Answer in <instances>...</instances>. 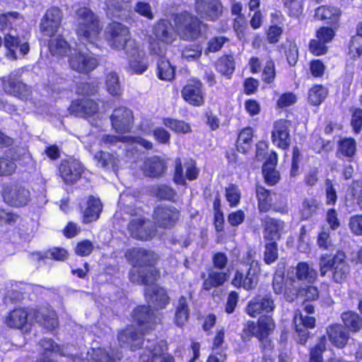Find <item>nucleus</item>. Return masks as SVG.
<instances>
[{
	"label": "nucleus",
	"instance_id": "obj_31",
	"mask_svg": "<svg viewBox=\"0 0 362 362\" xmlns=\"http://www.w3.org/2000/svg\"><path fill=\"white\" fill-rule=\"evenodd\" d=\"M228 275L226 272H218L214 268L208 269V275L206 276L205 274H202V279H204L203 288L209 291L212 288L218 287L222 286L228 279Z\"/></svg>",
	"mask_w": 362,
	"mask_h": 362
},
{
	"label": "nucleus",
	"instance_id": "obj_34",
	"mask_svg": "<svg viewBox=\"0 0 362 362\" xmlns=\"http://www.w3.org/2000/svg\"><path fill=\"white\" fill-rule=\"evenodd\" d=\"M256 195L258 201L257 206L260 212L265 213L271 209L274 193H271L262 186H257Z\"/></svg>",
	"mask_w": 362,
	"mask_h": 362
},
{
	"label": "nucleus",
	"instance_id": "obj_37",
	"mask_svg": "<svg viewBox=\"0 0 362 362\" xmlns=\"http://www.w3.org/2000/svg\"><path fill=\"white\" fill-rule=\"evenodd\" d=\"M341 320L346 329L352 332H356L362 327V319L360 316L352 311L344 312L341 314Z\"/></svg>",
	"mask_w": 362,
	"mask_h": 362
},
{
	"label": "nucleus",
	"instance_id": "obj_41",
	"mask_svg": "<svg viewBox=\"0 0 362 362\" xmlns=\"http://www.w3.org/2000/svg\"><path fill=\"white\" fill-rule=\"evenodd\" d=\"M279 257L278 244L276 241L266 243L264 251V262L267 264L274 263Z\"/></svg>",
	"mask_w": 362,
	"mask_h": 362
},
{
	"label": "nucleus",
	"instance_id": "obj_42",
	"mask_svg": "<svg viewBox=\"0 0 362 362\" xmlns=\"http://www.w3.org/2000/svg\"><path fill=\"white\" fill-rule=\"evenodd\" d=\"M326 350V338L322 336L310 351V362H322V353Z\"/></svg>",
	"mask_w": 362,
	"mask_h": 362
},
{
	"label": "nucleus",
	"instance_id": "obj_5",
	"mask_svg": "<svg viewBox=\"0 0 362 362\" xmlns=\"http://www.w3.org/2000/svg\"><path fill=\"white\" fill-rule=\"evenodd\" d=\"M153 35L155 39L149 42V49L151 53L158 55L160 62L158 68H168L170 65L162 57L165 52V46L172 44L177 38V34L172 23L165 19L158 21L153 28Z\"/></svg>",
	"mask_w": 362,
	"mask_h": 362
},
{
	"label": "nucleus",
	"instance_id": "obj_51",
	"mask_svg": "<svg viewBox=\"0 0 362 362\" xmlns=\"http://www.w3.org/2000/svg\"><path fill=\"white\" fill-rule=\"evenodd\" d=\"M121 354H117L114 358L103 349L94 351L91 362H115L122 358Z\"/></svg>",
	"mask_w": 362,
	"mask_h": 362
},
{
	"label": "nucleus",
	"instance_id": "obj_49",
	"mask_svg": "<svg viewBox=\"0 0 362 362\" xmlns=\"http://www.w3.org/2000/svg\"><path fill=\"white\" fill-rule=\"evenodd\" d=\"M106 86L107 91L111 95H116L119 93L120 85L119 83V78L115 71H111L107 76Z\"/></svg>",
	"mask_w": 362,
	"mask_h": 362
},
{
	"label": "nucleus",
	"instance_id": "obj_63",
	"mask_svg": "<svg viewBox=\"0 0 362 362\" xmlns=\"http://www.w3.org/2000/svg\"><path fill=\"white\" fill-rule=\"evenodd\" d=\"M227 40L228 39L225 37H214L209 41L206 51L209 52H215L220 50Z\"/></svg>",
	"mask_w": 362,
	"mask_h": 362
},
{
	"label": "nucleus",
	"instance_id": "obj_10",
	"mask_svg": "<svg viewBox=\"0 0 362 362\" xmlns=\"http://www.w3.org/2000/svg\"><path fill=\"white\" fill-rule=\"evenodd\" d=\"M259 273L260 268L256 264L252 268L241 267L235 271L232 284L237 288L252 290L257 285Z\"/></svg>",
	"mask_w": 362,
	"mask_h": 362
},
{
	"label": "nucleus",
	"instance_id": "obj_52",
	"mask_svg": "<svg viewBox=\"0 0 362 362\" xmlns=\"http://www.w3.org/2000/svg\"><path fill=\"white\" fill-rule=\"evenodd\" d=\"M262 173L266 182L274 185L279 180V173L274 169V167H269L268 164H264L262 167Z\"/></svg>",
	"mask_w": 362,
	"mask_h": 362
},
{
	"label": "nucleus",
	"instance_id": "obj_21",
	"mask_svg": "<svg viewBox=\"0 0 362 362\" xmlns=\"http://www.w3.org/2000/svg\"><path fill=\"white\" fill-rule=\"evenodd\" d=\"M62 19V11L56 7L47 11L40 23L41 31L47 36L54 35L59 30Z\"/></svg>",
	"mask_w": 362,
	"mask_h": 362
},
{
	"label": "nucleus",
	"instance_id": "obj_19",
	"mask_svg": "<svg viewBox=\"0 0 362 362\" xmlns=\"http://www.w3.org/2000/svg\"><path fill=\"white\" fill-rule=\"evenodd\" d=\"M183 99L193 106H201L204 103V93L200 81L192 80L186 84L182 91Z\"/></svg>",
	"mask_w": 362,
	"mask_h": 362
},
{
	"label": "nucleus",
	"instance_id": "obj_32",
	"mask_svg": "<svg viewBox=\"0 0 362 362\" xmlns=\"http://www.w3.org/2000/svg\"><path fill=\"white\" fill-rule=\"evenodd\" d=\"M28 313L23 308H16L6 317L5 323L10 327L23 329L28 324Z\"/></svg>",
	"mask_w": 362,
	"mask_h": 362
},
{
	"label": "nucleus",
	"instance_id": "obj_22",
	"mask_svg": "<svg viewBox=\"0 0 362 362\" xmlns=\"http://www.w3.org/2000/svg\"><path fill=\"white\" fill-rule=\"evenodd\" d=\"M290 127L291 122L286 119H279L274 123L272 139L273 143L279 148L285 149L290 146Z\"/></svg>",
	"mask_w": 362,
	"mask_h": 362
},
{
	"label": "nucleus",
	"instance_id": "obj_53",
	"mask_svg": "<svg viewBox=\"0 0 362 362\" xmlns=\"http://www.w3.org/2000/svg\"><path fill=\"white\" fill-rule=\"evenodd\" d=\"M16 168L15 162L7 158H0V176L13 174Z\"/></svg>",
	"mask_w": 362,
	"mask_h": 362
},
{
	"label": "nucleus",
	"instance_id": "obj_2",
	"mask_svg": "<svg viewBox=\"0 0 362 362\" xmlns=\"http://www.w3.org/2000/svg\"><path fill=\"white\" fill-rule=\"evenodd\" d=\"M107 33L110 35L108 40L110 46L125 50L131 68H146V65L141 64L145 56L144 51L134 40L130 38L127 26L112 22L107 27Z\"/></svg>",
	"mask_w": 362,
	"mask_h": 362
},
{
	"label": "nucleus",
	"instance_id": "obj_29",
	"mask_svg": "<svg viewBox=\"0 0 362 362\" xmlns=\"http://www.w3.org/2000/svg\"><path fill=\"white\" fill-rule=\"evenodd\" d=\"M128 230L133 238L141 240L151 238L153 233L143 217L132 219L129 223Z\"/></svg>",
	"mask_w": 362,
	"mask_h": 362
},
{
	"label": "nucleus",
	"instance_id": "obj_24",
	"mask_svg": "<svg viewBox=\"0 0 362 362\" xmlns=\"http://www.w3.org/2000/svg\"><path fill=\"white\" fill-rule=\"evenodd\" d=\"M159 275V272L155 267H149L145 270L140 267H134L129 274L131 282L136 284L148 285L154 283Z\"/></svg>",
	"mask_w": 362,
	"mask_h": 362
},
{
	"label": "nucleus",
	"instance_id": "obj_6",
	"mask_svg": "<svg viewBox=\"0 0 362 362\" xmlns=\"http://www.w3.org/2000/svg\"><path fill=\"white\" fill-rule=\"evenodd\" d=\"M76 35L83 43H95L100 37L103 26L98 16L89 8L83 7L76 11Z\"/></svg>",
	"mask_w": 362,
	"mask_h": 362
},
{
	"label": "nucleus",
	"instance_id": "obj_11",
	"mask_svg": "<svg viewBox=\"0 0 362 362\" xmlns=\"http://www.w3.org/2000/svg\"><path fill=\"white\" fill-rule=\"evenodd\" d=\"M276 304L271 293L258 295L250 300L246 307V313L251 317H255L259 314H270L274 311Z\"/></svg>",
	"mask_w": 362,
	"mask_h": 362
},
{
	"label": "nucleus",
	"instance_id": "obj_60",
	"mask_svg": "<svg viewBox=\"0 0 362 362\" xmlns=\"http://www.w3.org/2000/svg\"><path fill=\"white\" fill-rule=\"evenodd\" d=\"M295 325H300L305 328H313L315 325V319L313 317L303 315L301 313L296 314L294 317Z\"/></svg>",
	"mask_w": 362,
	"mask_h": 362
},
{
	"label": "nucleus",
	"instance_id": "obj_26",
	"mask_svg": "<svg viewBox=\"0 0 362 362\" xmlns=\"http://www.w3.org/2000/svg\"><path fill=\"white\" fill-rule=\"evenodd\" d=\"M326 333L332 344L339 349L344 348L349 339V331L340 324L328 326Z\"/></svg>",
	"mask_w": 362,
	"mask_h": 362
},
{
	"label": "nucleus",
	"instance_id": "obj_4",
	"mask_svg": "<svg viewBox=\"0 0 362 362\" xmlns=\"http://www.w3.org/2000/svg\"><path fill=\"white\" fill-rule=\"evenodd\" d=\"M18 16V13L0 15V30L5 35L4 45L6 49V57L10 60L17 59V49L22 55L28 54L30 49L28 42L20 38L16 30L12 28L13 21L17 20Z\"/></svg>",
	"mask_w": 362,
	"mask_h": 362
},
{
	"label": "nucleus",
	"instance_id": "obj_43",
	"mask_svg": "<svg viewBox=\"0 0 362 362\" xmlns=\"http://www.w3.org/2000/svg\"><path fill=\"white\" fill-rule=\"evenodd\" d=\"M163 124L166 127L177 133H187L191 130L189 124L182 120L165 118L163 119Z\"/></svg>",
	"mask_w": 362,
	"mask_h": 362
},
{
	"label": "nucleus",
	"instance_id": "obj_7",
	"mask_svg": "<svg viewBox=\"0 0 362 362\" xmlns=\"http://www.w3.org/2000/svg\"><path fill=\"white\" fill-rule=\"evenodd\" d=\"M345 254L338 250L333 257L323 255L320 259V272L321 276H325L327 271H332V278L337 283L346 279L350 273V267L345 259Z\"/></svg>",
	"mask_w": 362,
	"mask_h": 362
},
{
	"label": "nucleus",
	"instance_id": "obj_47",
	"mask_svg": "<svg viewBox=\"0 0 362 362\" xmlns=\"http://www.w3.org/2000/svg\"><path fill=\"white\" fill-rule=\"evenodd\" d=\"M241 193L237 185L230 184L226 188V197L230 206H237L240 199Z\"/></svg>",
	"mask_w": 362,
	"mask_h": 362
},
{
	"label": "nucleus",
	"instance_id": "obj_46",
	"mask_svg": "<svg viewBox=\"0 0 362 362\" xmlns=\"http://www.w3.org/2000/svg\"><path fill=\"white\" fill-rule=\"evenodd\" d=\"M291 283L286 285L284 289V296L286 301L293 302L298 296H300V288L296 285V281L290 276Z\"/></svg>",
	"mask_w": 362,
	"mask_h": 362
},
{
	"label": "nucleus",
	"instance_id": "obj_56",
	"mask_svg": "<svg viewBox=\"0 0 362 362\" xmlns=\"http://www.w3.org/2000/svg\"><path fill=\"white\" fill-rule=\"evenodd\" d=\"M134 11L139 15L152 20L154 18V15L151 9V6L148 3L139 1L136 3L134 6Z\"/></svg>",
	"mask_w": 362,
	"mask_h": 362
},
{
	"label": "nucleus",
	"instance_id": "obj_45",
	"mask_svg": "<svg viewBox=\"0 0 362 362\" xmlns=\"http://www.w3.org/2000/svg\"><path fill=\"white\" fill-rule=\"evenodd\" d=\"M356 149V141L353 139H344L339 143V151L345 157H352L355 154Z\"/></svg>",
	"mask_w": 362,
	"mask_h": 362
},
{
	"label": "nucleus",
	"instance_id": "obj_1",
	"mask_svg": "<svg viewBox=\"0 0 362 362\" xmlns=\"http://www.w3.org/2000/svg\"><path fill=\"white\" fill-rule=\"evenodd\" d=\"M134 321L139 329L136 331L134 325L129 326L118 334V341L122 346L129 347L134 351L143 343L142 336L148 330L154 329L155 325L160 321L149 306H139L134 311Z\"/></svg>",
	"mask_w": 362,
	"mask_h": 362
},
{
	"label": "nucleus",
	"instance_id": "obj_50",
	"mask_svg": "<svg viewBox=\"0 0 362 362\" xmlns=\"http://www.w3.org/2000/svg\"><path fill=\"white\" fill-rule=\"evenodd\" d=\"M316 202L313 199H305L300 209V214L303 219L310 218L317 211Z\"/></svg>",
	"mask_w": 362,
	"mask_h": 362
},
{
	"label": "nucleus",
	"instance_id": "obj_55",
	"mask_svg": "<svg viewBox=\"0 0 362 362\" xmlns=\"http://www.w3.org/2000/svg\"><path fill=\"white\" fill-rule=\"evenodd\" d=\"M258 325L253 321H247L244 326L241 337L243 341H248L252 336L257 337Z\"/></svg>",
	"mask_w": 362,
	"mask_h": 362
},
{
	"label": "nucleus",
	"instance_id": "obj_33",
	"mask_svg": "<svg viewBox=\"0 0 362 362\" xmlns=\"http://www.w3.org/2000/svg\"><path fill=\"white\" fill-rule=\"evenodd\" d=\"M257 338L259 340L270 344L267 337L273 332L276 327L273 317L269 315H262L257 320Z\"/></svg>",
	"mask_w": 362,
	"mask_h": 362
},
{
	"label": "nucleus",
	"instance_id": "obj_48",
	"mask_svg": "<svg viewBox=\"0 0 362 362\" xmlns=\"http://www.w3.org/2000/svg\"><path fill=\"white\" fill-rule=\"evenodd\" d=\"M274 199L272 203V207L274 211L281 214H287L288 211V206L287 199L281 194L274 193Z\"/></svg>",
	"mask_w": 362,
	"mask_h": 362
},
{
	"label": "nucleus",
	"instance_id": "obj_39",
	"mask_svg": "<svg viewBox=\"0 0 362 362\" xmlns=\"http://www.w3.org/2000/svg\"><path fill=\"white\" fill-rule=\"evenodd\" d=\"M327 90L321 85H316L309 90L308 100L313 105H319L326 98Z\"/></svg>",
	"mask_w": 362,
	"mask_h": 362
},
{
	"label": "nucleus",
	"instance_id": "obj_12",
	"mask_svg": "<svg viewBox=\"0 0 362 362\" xmlns=\"http://www.w3.org/2000/svg\"><path fill=\"white\" fill-rule=\"evenodd\" d=\"M4 201L10 206H23L29 201L30 192L18 184H9L4 186L2 192Z\"/></svg>",
	"mask_w": 362,
	"mask_h": 362
},
{
	"label": "nucleus",
	"instance_id": "obj_3",
	"mask_svg": "<svg viewBox=\"0 0 362 362\" xmlns=\"http://www.w3.org/2000/svg\"><path fill=\"white\" fill-rule=\"evenodd\" d=\"M49 49L52 55H64L69 51V62L71 68H96L98 66H103L100 59L90 52L71 50L67 42L61 37L49 41Z\"/></svg>",
	"mask_w": 362,
	"mask_h": 362
},
{
	"label": "nucleus",
	"instance_id": "obj_17",
	"mask_svg": "<svg viewBox=\"0 0 362 362\" xmlns=\"http://www.w3.org/2000/svg\"><path fill=\"white\" fill-rule=\"evenodd\" d=\"M126 255L129 257L134 267H138L145 270L153 265L158 259V255L153 252L143 248H132Z\"/></svg>",
	"mask_w": 362,
	"mask_h": 362
},
{
	"label": "nucleus",
	"instance_id": "obj_30",
	"mask_svg": "<svg viewBox=\"0 0 362 362\" xmlns=\"http://www.w3.org/2000/svg\"><path fill=\"white\" fill-rule=\"evenodd\" d=\"M291 273L293 279L298 280L305 283H313L316 277V271L306 262H299L296 267L292 268Z\"/></svg>",
	"mask_w": 362,
	"mask_h": 362
},
{
	"label": "nucleus",
	"instance_id": "obj_15",
	"mask_svg": "<svg viewBox=\"0 0 362 362\" xmlns=\"http://www.w3.org/2000/svg\"><path fill=\"white\" fill-rule=\"evenodd\" d=\"M40 351L37 362H56L51 357L59 355L61 356H68L66 348L63 345H59L53 339L44 338L39 343Z\"/></svg>",
	"mask_w": 362,
	"mask_h": 362
},
{
	"label": "nucleus",
	"instance_id": "obj_57",
	"mask_svg": "<svg viewBox=\"0 0 362 362\" xmlns=\"http://www.w3.org/2000/svg\"><path fill=\"white\" fill-rule=\"evenodd\" d=\"M309 50L315 55H322L327 52V47L325 42H321V40L316 38L310 40Z\"/></svg>",
	"mask_w": 362,
	"mask_h": 362
},
{
	"label": "nucleus",
	"instance_id": "obj_54",
	"mask_svg": "<svg viewBox=\"0 0 362 362\" xmlns=\"http://www.w3.org/2000/svg\"><path fill=\"white\" fill-rule=\"evenodd\" d=\"M362 54V37L353 36L349 46V54L352 58H356Z\"/></svg>",
	"mask_w": 362,
	"mask_h": 362
},
{
	"label": "nucleus",
	"instance_id": "obj_28",
	"mask_svg": "<svg viewBox=\"0 0 362 362\" xmlns=\"http://www.w3.org/2000/svg\"><path fill=\"white\" fill-rule=\"evenodd\" d=\"M143 170L146 176L160 177L165 174L167 165L163 159L155 156L145 160Z\"/></svg>",
	"mask_w": 362,
	"mask_h": 362
},
{
	"label": "nucleus",
	"instance_id": "obj_23",
	"mask_svg": "<svg viewBox=\"0 0 362 362\" xmlns=\"http://www.w3.org/2000/svg\"><path fill=\"white\" fill-rule=\"evenodd\" d=\"M83 213V221L85 223L96 221L102 211L103 205L98 198L90 196L86 201L81 204Z\"/></svg>",
	"mask_w": 362,
	"mask_h": 362
},
{
	"label": "nucleus",
	"instance_id": "obj_40",
	"mask_svg": "<svg viewBox=\"0 0 362 362\" xmlns=\"http://www.w3.org/2000/svg\"><path fill=\"white\" fill-rule=\"evenodd\" d=\"M148 354H142L140 356L141 361L148 362L150 359L156 360L158 356L164 355V351L166 349V344L164 341H160L159 344L154 345L153 348L146 346Z\"/></svg>",
	"mask_w": 362,
	"mask_h": 362
},
{
	"label": "nucleus",
	"instance_id": "obj_64",
	"mask_svg": "<svg viewBox=\"0 0 362 362\" xmlns=\"http://www.w3.org/2000/svg\"><path fill=\"white\" fill-rule=\"evenodd\" d=\"M349 225L354 234L362 235V215L351 217Z\"/></svg>",
	"mask_w": 362,
	"mask_h": 362
},
{
	"label": "nucleus",
	"instance_id": "obj_18",
	"mask_svg": "<svg viewBox=\"0 0 362 362\" xmlns=\"http://www.w3.org/2000/svg\"><path fill=\"white\" fill-rule=\"evenodd\" d=\"M110 119L112 127L117 132L125 133L132 128L134 117L131 110L119 107L114 110Z\"/></svg>",
	"mask_w": 362,
	"mask_h": 362
},
{
	"label": "nucleus",
	"instance_id": "obj_59",
	"mask_svg": "<svg viewBox=\"0 0 362 362\" xmlns=\"http://www.w3.org/2000/svg\"><path fill=\"white\" fill-rule=\"evenodd\" d=\"M335 35L334 30L328 27H321L316 32V38L326 44L330 42Z\"/></svg>",
	"mask_w": 362,
	"mask_h": 362
},
{
	"label": "nucleus",
	"instance_id": "obj_35",
	"mask_svg": "<svg viewBox=\"0 0 362 362\" xmlns=\"http://www.w3.org/2000/svg\"><path fill=\"white\" fill-rule=\"evenodd\" d=\"M189 315V309L187 299L182 296L178 300L175 308V322L177 326L184 325L188 320Z\"/></svg>",
	"mask_w": 362,
	"mask_h": 362
},
{
	"label": "nucleus",
	"instance_id": "obj_13",
	"mask_svg": "<svg viewBox=\"0 0 362 362\" xmlns=\"http://www.w3.org/2000/svg\"><path fill=\"white\" fill-rule=\"evenodd\" d=\"M3 87L8 94L23 100H28L31 98V88L23 83L16 76H8L3 79Z\"/></svg>",
	"mask_w": 362,
	"mask_h": 362
},
{
	"label": "nucleus",
	"instance_id": "obj_38",
	"mask_svg": "<svg viewBox=\"0 0 362 362\" xmlns=\"http://www.w3.org/2000/svg\"><path fill=\"white\" fill-rule=\"evenodd\" d=\"M253 136V131L250 127L243 129L239 134L237 140V150L240 153H246L250 147Z\"/></svg>",
	"mask_w": 362,
	"mask_h": 362
},
{
	"label": "nucleus",
	"instance_id": "obj_9",
	"mask_svg": "<svg viewBox=\"0 0 362 362\" xmlns=\"http://www.w3.org/2000/svg\"><path fill=\"white\" fill-rule=\"evenodd\" d=\"M180 216L181 212L175 206L160 205L154 209L153 218L158 227L170 229L177 223Z\"/></svg>",
	"mask_w": 362,
	"mask_h": 362
},
{
	"label": "nucleus",
	"instance_id": "obj_58",
	"mask_svg": "<svg viewBox=\"0 0 362 362\" xmlns=\"http://www.w3.org/2000/svg\"><path fill=\"white\" fill-rule=\"evenodd\" d=\"M351 112V124L355 133H359L362 128V110L358 107L353 108Z\"/></svg>",
	"mask_w": 362,
	"mask_h": 362
},
{
	"label": "nucleus",
	"instance_id": "obj_44",
	"mask_svg": "<svg viewBox=\"0 0 362 362\" xmlns=\"http://www.w3.org/2000/svg\"><path fill=\"white\" fill-rule=\"evenodd\" d=\"M94 158L103 168H114L117 165V158L107 152L100 151L95 155Z\"/></svg>",
	"mask_w": 362,
	"mask_h": 362
},
{
	"label": "nucleus",
	"instance_id": "obj_20",
	"mask_svg": "<svg viewBox=\"0 0 362 362\" xmlns=\"http://www.w3.org/2000/svg\"><path fill=\"white\" fill-rule=\"evenodd\" d=\"M83 171L81 163L77 160H63L59 166V176L68 185L76 182Z\"/></svg>",
	"mask_w": 362,
	"mask_h": 362
},
{
	"label": "nucleus",
	"instance_id": "obj_14",
	"mask_svg": "<svg viewBox=\"0 0 362 362\" xmlns=\"http://www.w3.org/2000/svg\"><path fill=\"white\" fill-rule=\"evenodd\" d=\"M194 9L202 18L211 21L218 19L223 12L219 0H197Z\"/></svg>",
	"mask_w": 362,
	"mask_h": 362
},
{
	"label": "nucleus",
	"instance_id": "obj_8",
	"mask_svg": "<svg viewBox=\"0 0 362 362\" xmlns=\"http://www.w3.org/2000/svg\"><path fill=\"white\" fill-rule=\"evenodd\" d=\"M174 23L182 40L193 41L200 37L202 22L197 17L184 12L175 16Z\"/></svg>",
	"mask_w": 362,
	"mask_h": 362
},
{
	"label": "nucleus",
	"instance_id": "obj_27",
	"mask_svg": "<svg viewBox=\"0 0 362 362\" xmlns=\"http://www.w3.org/2000/svg\"><path fill=\"white\" fill-rule=\"evenodd\" d=\"M33 317L35 322L48 331H52L58 326V319L54 310L47 308L33 310Z\"/></svg>",
	"mask_w": 362,
	"mask_h": 362
},
{
	"label": "nucleus",
	"instance_id": "obj_62",
	"mask_svg": "<svg viewBox=\"0 0 362 362\" xmlns=\"http://www.w3.org/2000/svg\"><path fill=\"white\" fill-rule=\"evenodd\" d=\"M93 250V243L89 240H85L77 244L75 252L78 255L88 256L92 252Z\"/></svg>",
	"mask_w": 362,
	"mask_h": 362
},
{
	"label": "nucleus",
	"instance_id": "obj_36",
	"mask_svg": "<svg viewBox=\"0 0 362 362\" xmlns=\"http://www.w3.org/2000/svg\"><path fill=\"white\" fill-rule=\"evenodd\" d=\"M315 16L321 20H329L335 23L341 16L340 10L335 6H320L315 11Z\"/></svg>",
	"mask_w": 362,
	"mask_h": 362
},
{
	"label": "nucleus",
	"instance_id": "obj_61",
	"mask_svg": "<svg viewBox=\"0 0 362 362\" xmlns=\"http://www.w3.org/2000/svg\"><path fill=\"white\" fill-rule=\"evenodd\" d=\"M317 245L323 250H328L331 248L332 244L328 229H322L320 233L317 238Z\"/></svg>",
	"mask_w": 362,
	"mask_h": 362
},
{
	"label": "nucleus",
	"instance_id": "obj_25",
	"mask_svg": "<svg viewBox=\"0 0 362 362\" xmlns=\"http://www.w3.org/2000/svg\"><path fill=\"white\" fill-rule=\"evenodd\" d=\"M145 295L151 306L156 310L163 309L169 303V297L165 290L157 285L146 288Z\"/></svg>",
	"mask_w": 362,
	"mask_h": 362
},
{
	"label": "nucleus",
	"instance_id": "obj_16",
	"mask_svg": "<svg viewBox=\"0 0 362 362\" xmlns=\"http://www.w3.org/2000/svg\"><path fill=\"white\" fill-rule=\"evenodd\" d=\"M264 231V238L267 241H276L281 239L286 232V223L281 219L266 216L261 219Z\"/></svg>",
	"mask_w": 362,
	"mask_h": 362
}]
</instances>
